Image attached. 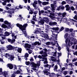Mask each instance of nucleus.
Wrapping results in <instances>:
<instances>
[{
	"mask_svg": "<svg viewBox=\"0 0 77 77\" xmlns=\"http://www.w3.org/2000/svg\"><path fill=\"white\" fill-rule=\"evenodd\" d=\"M73 54L74 55H76V56H77V51H76L75 52L73 53Z\"/></svg>",
	"mask_w": 77,
	"mask_h": 77,
	"instance_id": "nucleus-63",
	"label": "nucleus"
},
{
	"mask_svg": "<svg viewBox=\"0 0 77 77\" xmlns=\"http://www.w3.org/2000/svg\"><path fill=\"white\" fill-rule=\"evenodd\" d=\"M48 70H50V69H46L45 70H44L43 71V72L44 73V74H47V73H48Z\"/></svg>",
	"mask_w": 77,
	"mask_h": 77,
	"instance_id": "nucleus-22",
	"label": "nucleus"
},
{
	"mask_svg": "<svg viewBox=\"0 0 77 77\" xmlns=\"http://www.w3.org/2000/svg\"><path fill=\"white\" fill-rule=\"evenodd\" d=\"M4 34H5V36H8L10 35V34H11V33L8 32H5Z\"/></svg>",
	"mask_w": 77,
	"mask_h": 77,
	"instance_id": "nucleus-18",
	"label": "nucleus"
},
{
	"mask_svg": "<svg viewBox=\"0 0 77 77\" xmlns=\"http://www.w3.org/2000/svg\"><path fill=\"white\" fill-rule=\"evenodd\" d=\"M77 60V58H74L73 60H72V62H75V61H76Z\"/></svg>",
	"mask_w": 77,
	"mask_h": 77,
	"instance_id": "nucleus-55",
	"label": "nucleus"
},
{
	"mask_svg": "<svg viewBox=\"0 0 77 77\" xmlns=\"http://www.w3.org/2000/svg\"><path fill=\"white\" fill-rule=\"evenodd\" d=\"M30 64L31 65H32V66H33L34 68H36V67H37L36 64L35 63H34V62H32L30 63Z\"/></svg>",
	"mask_w": 77,
	"mask_h": 77,
	"instance_id": "nucleus-17",
	"label": "nucleus"
},
{
	"mask_svg": "<svg viewBox=\"0 0 77 77\" xmlns=\"http://www.w3.org/2000/svg\"><path fill=\"white\" fill-rule=\"evenodd\" d=\"M49 17L51 18V20H54L55 18V17H53L51 15H49Z\"/></svg>",
	"mask_w": 77,
	"mask_h": 77,
	"instance_id": "nucleus-31",
	"label": "nucleus"
},
{
	"mask_svg": "<svg viewBox=\"0 0 77 77\" xmlns=\"http://www.w3.org/2000/svg\"><path fill=\"white\" fill-rule=\"evenodd\" d=\"M55 33H56V32H54V33L52 34V35L53 36H53V38H54V36H55V38H56L57 36V34H56Z\"/></svg>",
	"mask_w": 77,
	"mask_h": 77,
	"instance_id": "nucleus-23",
	"label": "nucleus"
},
{
	"mask_svg": "<svg viewBox=\"0 0 77 77\" xmlns=\"http://www.w3.org/2000/svg\"><path fill=\"white\" fill-rule=\"evenodd\" d=\"M55 75V74L54 73H51L50 75V76L51 77H54Z\"/></svg>",
	"mask_w": 77,
	"mask_h": 77,
	"instance_id": "nucleus-32",
	"label": "nucleus"
},
{
	"mask_svg": "<svg viewBox=\"0 0 77 77\" xmlns=\"http://www.w3.org/2000/svg\"><path fill=\"white\" fill-rule=\"evenodd\" d=\"M4 23L5 24H6V25H8V26L9 27H11V28H12L11 27V23H9L8 21L7 20H5L4 21Z\"/></svg>",
	"mask_w": 77,
	"mask_h": 77,
	"instance_id": "nucleus-10",
	"label": "nucleus"
},
{
	"mask_svg": "<svg viewBox=\"0 0 77 77\" xmlns=\"http://www.w3.org/2000/svg\"><path fill=\"white\" fill-rule=\"evenodd\" d=\"M71 9L72 11H74L75 10V8L73 6H72L71 7Z\"/></svg>",
	"mask_w": 77,
	"mask_h": 77,
	"instance_id": "nucleus-44",
	"label": "nucleus"
},
{
	"mask_svg": "<svg viewBox=\"0 0 77 77\" xmlns=\"http://www.w3.org/2000/svg\"><path fill=\"white\" fill-rule=\"evenodd\" d=\"M69 7H69V5H66L65 6L66 8H69Z\"/></svg>",
	"mask_w": 77,
	"mask_h": 77,
	"instance_id": "nucleus-59",
	"label": "nucleus"
},
{
	"mask_svg": "<svg viewBox=\"0 0 77 77\" xmlns=\"http://www.w3.org/2000/svg\"><path fill=\"white\" fill-rule=\"evenodd\" d=\"M44 19H41L38 23L40 25H43L44 24Z\"/></svg>",
	"mask_w": 77,
	"mask_h": 77,
	"instance_id": "nucleus-12",
	"label": "nucleus"
},
{
	"mask_svg": "<svg viewBox=\"0 0 77 77\" xmlns=\"http://www.w3.org/2000/svg\"><path fill=\"white\" fill-rule=\"evenodd\" d=\"M52 53H54V54L53 55V56L56 57V54H57V51H56L54 52H53Z\"/></svg>",
	"mask_w": 77,
	"mask_h": 77,
	"instance_id": "nucleus-27",
	"label": "nucleus"
},
{
	"mask_svg": "<svg viewBox=\"0 0 77 77\" xmlns=\"http://www.w3.org/2000/svg\"><path fill=\"white\" fill-rule=\"evenodd\" d=\"M18 66V69L19 70V71L20 72H22V70L21 69V67L22 66Z\"/></svg>",
	"mask_w": 77,
	"mask_h": 77,
	"instance_id": "nucleus-25",
	"label": "nucleus"
},
{
	"mask_svg": "<svg viewBox=\"0 0 77 77\" xmlns=\"http://www.w3.org/2000/svg\"><path fill=\"white\" fill-rule=\"evenodd\" d=\"M3 62L4 61H3V59L0 58V62Z\"/></svg>",
	"mask_w": 77,
	"mask_h": 77,
	"instance_id": "nucleus-60",
	"label": "nucleus"
},
{
	"mask_svg": "<svg viewBox=\"0 0 77 77\" xmlns=\"http://www.w3.org/2000/svg\"><path fill=\"white\" fill-rule=\"evenodd\" d=\"M15 42V38H13V39L11 40V41L10 43L11 44H13L14 42Z\"/></svg>",
	"mask_w": 77,
	"mask_h": 77,
	"instance_id": "nucleus-29",
	"label": "nucleus"
},
{
	"mask_svg": "<svg viewBox=\"0 0 77 77\" xmlns=\"http://www.w3.org/2000/svg\"><path fill=\"white\" fill-rule=\"evenodd\" d=\"M24 7L25 8H26V9H27L28 11H29L30 9V6L27 5V6H24Z\"/></svg>",
	"mask_w": 77,
	"mask_h": 77,
	"instance_id": "nucleus-24",
	"label": "nucleus"
},
{
	"mask_svg": "<svg viewBox=\"0 0 77 77\" xmlns=\"http://www.w3.org/2000/svg\"><path fill=\"white\" fill-rule=\"evenodd\" d=\"M75 20H77V15H75V16L73 18Z\"/></svg>",
	"mask_w": 77,
	"mask_h": 77,
	"instance_id": "nucleus-50",
	"label": "nucleus"
},
{
	"mask_svg": "<svg viewBox=\"0 0 77 77\" xmlns=\"http://www.w3.org/2000/svg\"><path fill=\"white\" fill-rule=\"evenodd\" d=\"M51 59L52 61H53V62H58V63H59L58 64L60 65V63H59V60H57L56 61V57H54L53 56H51Z\"/></svg>",
	"mask_w": 77,
	"mask_h": 77,
	"instance_id": "nucleus-9",
	"label": "nucleus"
},
{
	"mask_svg": "<svg viewBox=\"0 0 77 77\" xmlns=\"http://www.w3.org/2000/svg\"><path fill=\"white\" fill-rule=\"evenodd\" d=\"M41 44L39 42H35L33 43V45H35V46L36 45H40Z\"/></svg>",
	"mask_w": 77,
	"mask_h": 77,
	"instance_id": "nucleus-16",
	"label": "nucleus"
},
{
	"mask_svg": "<svg viewBox=\"0 0 77 77\" xmlns=\"http://www.w3.org/2000/svg\"><path fill=\"white\" fill-rule=\"evenodd\" d=\"M61 9V6H60L57 9V11H60Z\"/></svg>",
	"mask_w": 77,
	"mask_h": 77,
	"instance_id": "nucleus-41",
	"label": "nucleus"
},
{
	"mask_svg": "<svg viewBox=\"0 0 77 77\" xmlns=\"http://www.w3.org/2000/svg\"><path fill=\"white\" fill-rule=\"evenodd\" d=\"M6 47L8 50H12L14 49V47H13L11 45H7Z\"/></svg>",
	"mask_w": 77,
	"mask_h": 77,
	"instance_id": "nucleus-8",
	"label": "nucleus"
},
{
	"mask_svg": "<svg viewBox=\"0 0 77 77\" xmlns=\"http://www.w3.org/2000/svg\"><path fill=\"white\" fill-rule=\"evenodd\" d=\"M14 11L15 9L14 8L11 9H10L9 11H5V12H7L8 13V14H12V13H14Z\"/></svg>",
	"mask_w": 77,
	"mask_h": 77,
	"instance_id": "nucleus-7",
	"label": "nucleus"
},
{
	"mask_svg": "<svg viewBox=\"0 0 77 77\" xmlns=\"http://www.w3.org/2000/svg\"><path fill=\"white\" fill-rule=\"evenodd\" d=\"M63 74L64 75H66L67 74H68V72H67V71H65L63 72Z\"/></svg>",
	"mask_w": 77,
	"mask_h": 77,
	"instance_id": "nucleus-51",
	"label": "nucleus"
},
{
	"mask_svg": "<svg viewBox=\"0 0 77 77\" xmlns=\"http://www.w3.org/2000/svg\"><path fill=\"white\" fill-rule=\"evenodd\" d=\"M57 23L56 22H53L51 21L49 22V24L50 26H54V25H56Z\"/></svg>",
	"mask_w": 77,
	"mask_h": 77,
	"instance_id": "nucleus-15",
	"label": "nucleus"
},
{
	"mask_svg": "<svg viewBox=\"0 0 77 77\" xmlns=\"http://www.w3.org/2000/svg\"><path fill=\"white\" fill-rule=\"evenodd\" d=\"M34 33L35 34H39V33H40V31L36 29L34 31Z\"/></svg>",
	"mask_w": 77,
	"mask_h": 77,
	"instance_id": "nucleus-21",
	"label": "nucleus"
},
{
	"mask_svg": "<svg viewBox=\"0 0 77 77\" xmlns=\"http://www.w3.org/2000/svg\"><path fill=\"white\" fill-rule=\"evenodd\" d=\"M69 39V38H67L65 41V42L66 44H67V43H68V40Z\"/></svg>",
	"mask_w": 77,
	"mask_h": 77,
	"instance_id": "nucleus-47",
	"label": "nucleus"
},
{
	"mask_svg": "<svg viewBox=\"0 0 77 77\" xmlns=\"http://www.w3.org/2000/svg\"><path fill=\"white\" fill-rule=\"evenodd\" d=\"M58 68V67H57V65H55V67H54V71H55V70H56H56H57V68Z\"/></svg>",
	"mask_w": 77,
	"mask_h": 77,
	"instance_id": "nucleus-39",
	"label": "nucleus"
},
{
	"mask_svg": "<svg viewBox=\"0 0 77 77\" xmlns=\"http://www.w3.org/2000/svg\"><path fill=\"white\" fill-rule=\"evenodd\" d=\"M5 57L7 58L8 57H10V59L11 61L14 60V59L15 58V57H14V55H11L8 53L5 54Z\"/></svg>",
	"mask_w": 77,
	"mask_h": 77,
	"instance_id": "nucleus-3",
	"label": "nucleus"
},
{
	"mask_svg": "<svg viewBox=\"0 0 77 77\" xmlns=\"http://www.w3.org/2000/svg\"><path fill=\"white\" fill-rule=\"evenodd\" d=\"M40 54H42V57H45L46 56H47V53L45 52H44L43 51H40Z\"/></svg>",
	"mask_w": 77,
	"mask_h": 77,
	"instance_id": "nucleus-6",
	"label": "nucleus"
},
{
	"mask_svg": "<svg viewBox=\"0 0 77 77\" xmlns=\"http://www.w3.org/2000/svg\"><path fill=\"white\" fill-rule=\"evenodd\" d=\"M42 59H43V60H47V58L45 57H43Z\"/></svg>",
	"mask_w": 77,
	"mask_h": 77,
	"instance_id": "nucleus-52",
	"label": "nucleus"
},
{
	"mask_svg": "<svg viewBox=\"0 0 77 77\" xmlns=\"http://www.w3.org/2000/svg\"><path fill=\"white\" fill-rule=\"evenodd\" d=\"M46 45H51V43L49 42H47L46 44Z\"/></svg>",
	"mask_w": 77,
	"mask_h": 77,
	"instance_id": "nucleus-33",
	"label": "nucleus"
},
{
	"mask_svg": "<svg viewBox=\"0 0 77 77\" xmlns=\"http://www.w3.org/2000/svg\"><path fill=\"white\" fill-rule=\"evenodd\" d=\"M3 75L5 77H9L8 72L5 71L4 72H2V68H0V75Z\"/></svg>",
	"mask_w": 77,
	"mask_h": 77,
	"instance_id": "nucleus-2",
	"label": "nucleus"
},
{
	"mask_svg": "<svg viewBox=\"0 0 77 77\" xmlns=\"http://www.w3.org/2000/svg\"><path fill=\"white\" fill-rule=\"evenodd\" d=\"M38 14V11H35L34 12V15H36V14Z\"/></svg>",
	"mask_w": 77,
	"mask_h": 77,
	"instance_id": "nucleus-56",
	"label": "nucleus"
},
{
	"mask_svg": "<svg viewBox=\"0 0 77 77\" xmlns=\"http://www.w3.org/2000/svg\"><path fill=\"white\" fill-rule=\"evenodd\" d=\"M23 33V34H24V35H25V36H26V37L27 36V32L26 31H25V32H24Z\"/></svg>",
	"mask_w": 77,
	"mask_h": 77,
	"instance_id": "nucleus-54",
	"label": "nucleus"
},
{
	"mask_svg": "<svg viewBox=\"0 0 77 77\" xmlns=\"http://www.w3.org/2000/svg\"><path fill=\"white\" fill-rule=\"evenodd\" d=\"M33 13H34V11H29V14H33Z\"/></svg>",
	"mask_w": 77,
	"mask_h": 77,
	"instance_id": "nucleus-58",
	"label": "nucleus"
},
{
	"mask_svg": "<svg viewBox=\"0 0 77 77\" xmlns=\"http://www.w3.org/2000/svg\"><path fill=\"white\" fill-rule=\"evenodd\" d=\"M25 64L26 65H30V61H26Z\"/></svg>",
	"mask_w": 77,
	"mask_h": 77,
	"instance_id": "nucleus-35",
	"label": "nucleus"
},
{
	"mask_svg": "<svg viewBox=\"0 0 77 77\" xmlns=\"http://www.w3.org/2000/svg\"><path fill=\"white\" fill-rule=\"evenodd\" d=\"M66 13L65 12L62 13V16L63 18L66 17Z\"/></svg>",
	"mask_w": 77,
	"mask_h": 77,
	"instance_id": "nucleus-26",
	"label": "nucleus"
},
{
	"mask_svg": "<svg viewBox=\"0 0 77 77\" xmlns=\"http://www.w3.org/2000/svg\"><path fill=\"white\" fill-rule=\"evenodd\" d=\"M29 57V54L27 53H26V54L25 55V58H27Z\"/></svg>",
	"mask_w": 77,
	"mask_h": 77,
	"instance_id": "nucleus-36",
	"label": "nucleus"
},
{
	"mask_svg": "<svg viewBox=\"0 0 77 77\" xmlns=\"http://www.w3.org/2000/svg\"><path fill=\"white\" fill-rule=\"evenodd\" d=\"M32 6L34 7V8H36V5H35L34 4H32Z\"/></svg>",
	"mask_w": 77,
	"mask_h": 77,
	"instance_id": "nucleus-61",
	"label": "nucleus"
},
{
	"mask_svg": "<svg viewBox=\"0 0 77 77\" xmlns=\"http://www.w3.org/2000/svg\"><path fill=\"white\" fill-rule=\"evenodd\" d=\"M65 31L66 32H69V29L68 28H66L65 29Z\"/></svg>",
	"mask_w": 77,
	"mask_h": 77,
	"instance_id": "nucleus-42",
	"label": "nucleus"
},
{
	"mask_svg": "<svg viewBox=\"0 0 77 77\" xmlns=\"http://www.w3.org/2000/svg\"><path fill=\"white\" fill-rule=\"evenodd\" d=\"M7 66L10 69H13V68H14V66H13V65L11 63L8 64H7Z\"/></svg>",
	"mask_w": 77,
	"mask_h": 77,
	"instance_id": "nucleus-13",
	"label": "nucleus"
},
{
	"mask_svg": "<svg viewBox=\"0 0 77 77\" xmlns=\"http://www.w3.org/2000/svg\"><path fill=\"white\" fill-rule=\"evenodd\" d=\"M57 15H58L59 16H62V13H57Z\"/></svg>",
	"mask_w": 77,
	"mask_h": 77,
	"instance_id": "nucleus-46",
	"label": "nucleus"
},
{
	"mask_svg": "<svg viewBox=\"0 0 77 77\" xmlns=\"http://www.w3.org/2000/svg\"><path fill=\"white\" fill-rule=\"evenodd\" d=\"M4 20L3 18L0 19V22H3V20Z\"/></svg>",
	"mask_w": 77,
	"mask_h": 77,
	"instance_id": "nucleus-64",
	"label": "nucleus"
},
{
	"mask_svg": "<svg viewBox=\"0 0 77 77\" xmlns=\"http://www.w3.org/2000/svg\"><path fill=\"white\" fill-rule=\"evenodd\" d=\"M20 70H17L16 72H14L15 74H20Z\"/></svg>",
	"mask_w": 77,
	"mask_h": 77,
	"instance_id": "nucleus-30",
	"label": "nucleus"
},
{
	"mask_svg": "<svg viewBox=\"0 0 77 77\" xmlns=\"http://www.w3.org/2000/svg\"><path fill=\"white\" fill-rule=\"evenodd\" d=\"M68 36V33H66L64 35V38H66Z\"/></svg>",
	"mask_w": 77,
	"mask_h": 77,
	"instance_id": "nucleus-34",
	"label": "nucleus"
},
{
	"mask_svg": "<svg viewBox=\"0 0 77 77\" xmlns=\"http://www.w3.org/2000/svg\"><path fill=\"white\" fill-rule=\"evenodd\" d=\"M43 13H44V11L42 10L41 11L40 10H39V15L40 16L41 15V14H43Z\"/></svg>",
	"mask_w": 77,
	"mask_h": 77,
	"instance_id": "nucleus-19",
	"label": "nucleus"
},
{
	"mask_svg": "<svg viewBox=\"0 0 77 77\" xmlns=\"http://www.w3.org/2000/svg\"><path fill=\"white\" fill-rule=\"evenodd\" d=\"M61 4L62 5H65V4H66V2L65 1H63L62 2Z\"/></svg>",
	"mask_w": 77,
	"mask_h": 77,
	"instance_id": "nucleus-43",
	"label": "nucleus"
},
{
	"mask_svg": "<svg viewBox=\"0 0 77 77\" xmlns=\"http://www.w3.org/2000/svg\"><path fill=\"white\" fill-rule=\"evenodd\" d=\"M51 30H55V31H52L51 30V32H52V34L53 33H57V32H58V31L59 30V27H53L51 28Z\"/></svg>",
	"mask_w": 77,
	"mask_h": 77,
	"instance_id": "nucleus-5",
	"label": "nucleus"
},
{
	"mask_svg": "<svg viewBox=\"0 0 77 77\" xmlns=\"http://www.w3.org/2000/svg\"><path fill=\"white\" fill-rule=\"evenodd\" d=\"M43 19H44V22H45V23H49V21H50V20L48 17H44Z\"/></svg>",
	"mask_w": 77,
	"mask_h": 77,
	"instance_id": "nucleus-14",
	"label": "nucleus"
},
{
	"mask_svg": "<svg viewBox=\"0 0 77 77\" xmlns=\"http://www.w3.org/2000/svg\"><path fill=\"white\" fill-rule=\"evenodd\" d=\"M22 51V49L21 48H18V50H17V51L18 53H21V51Z\"/></svg>",
	"mask_w": 77,
	"mask_h": 77,
	"instance_id": "nucleus-28",
	"label": "nucleus"
},
{
	"mask_svg": "<svg viewBox=\"0 0 77 77\" xmlns=\"http://www.w3.org/2000/svg\"><path fill=\"white\" fill-rule=\"evenodd\" d=\"M42 56L40 55H38V58H39V59H42Z\"/></svg>",
	"mask_w": 77,
	"mask_h": 77,
	"instance_id": "nucleus-62",
	"label": "nucleus"
},
{
	"mask_svg": "<svg viewBox=\"0 0 77 77\" xmlns=\"http://www.w3.org/2000/svg\"><path fill=\"white\" fill-rule=\"evenodd\" d=\"M36 16H34V15H33V17L32 18V20H33L34 21H36Z\"/></svg>",
	"mask_w": 77,
	"mask_h": 77,
	"instance_id": "nucleus-40",
	"label": "nucleus"
},
{
	"mask_svg": "<svg viewBox=\"0 0 77 77\" xmlns=\"http://www.w3.org/2000/svg\"><path fill=\"white\" fill-rule=\"evenodd\" d=\"M0 42L2 44H5V42H4V41L3 40V39H1Z\"/></svg>",
	"mask_w": 77,
	"mask_h": 77,
	"instance_id": "nucleus-38",
	"label": "nucleus"
},
{
	"mask_svg": "<svg viewBox=\"0 0 77 77\" xmlns=\"http://www.w3.org/2000/svg\"><path fill=\"white\" fill-rule=\"evenodd\" d=\"M44 66L45 68H47L48 67V64H47L45 65H44Z\"/></svg>",
	"mask_w": 77,
	"mask_h": 77,
	"instance_id": "nucleus-53",
	"label": "nucleus"
},
{
	"mask_svg": "<svg viewBox=\"0 0 77 77\" xmlns=\"http://www.w3.org/2000/svg\"><path fill=\"white\" fill-rule=\"evenodd\" d=\"M2 27L3 28H7V29H8V27L7 25H5V24H3L2 26Z\"/></svg>",
	"mask_w": 77,
	"mask_h": 77,
	"instance_id": "nucleus-20",
	"label": "nucleus"
},
{
	"mask_svg": "<svg viewBox=\"0 0 77 77\" xmlns=\"http://www.w3.org/2000/svg\"><path fill=\"white\" fill-rule=\"evenodd\" d=\"M64 29V28L63 27V26H62L60 29V32L61 31H62Z\"/></svg>",
	"mask_w": 77,
	"mask_h": 77,
	"instance_id": "nucleus-49",
	"label": "nucleus"
},
{
	"mask_svg": "<svg viewBox=\"0 0 77 77\" xmlns=\"http://www.w3.org/2000/svg\"><path fill=\"white\" fill-rule=\"evenodd\" d=\"M32 47V45L28 44V43H25L24 45V47L25 48H30Z\"/></svg>",
	"mask_w": 77,
	"mask_h": 77,
	"instance_id": "nucleus-11",
	"label": "nucleus"
},
{
	"mask_svg": "<svg viewBox=\"0 0 77 77\" xmlns=\"http://www.w3.org/2000/svg\"><path fill=\"white\" fill-rule=\"evenodd\" d=\"M69 39H70L71 41H74V38L73 37H70L69 38Z\"/></svg>",
	"mask_w": 77,
	"mask_h": 77,
	"instance_id": "nucleus-37",
	"label": "nucleus"
},
{
	"mask_svg": "<svg viewBox=\"0 0 77 77\" xmlns=\"http://www.w3.org/2000/svg\"><path fill=\"white\" fill-rule=\"evenodd\" d=\"M73 29H70L69 31H70V32H71L72 33V32L73 31Z\"/></svg>",
	"mask_w": 77,
	"mask_h": 77,
	"instance_id": "nucleus-57",
	"label": "nucleus"
},
{
	"mask_svg": "<svg viewBox=\"0 0 77 77\" xmlns=\"http://www.w3.org/2000/svg\"><path fill=\"white\" fill-rule=\"evenodd\" d=\"M28 24L27 23H26L23 25V26L21 24H20L19 23H17L16 24L17 27H19L21 30L22 31H24V30H26V27L27 26Z\"/></svg>",
	"mask_w": 77,
	"mask_h": 77,
	"instance_id": "nucleus-1",
	"label": "nucleus"
},
{
	"mask_svg": "<svg viewBox=\"0 0 77 77\" xmlns=\"http://www.w3.org/2000/svg\"><path fill=\"white\" fill-rule=\"evenodd\" d=\"M42 35L44 36V38L46 39H49V40H51L52 39V37H49L48 35L46 33H42Z\"/></svg>",
	"mask_w": 77,
	"mask_h": 77,
	"instance_id": "nucleus-4",
	"label": "nucleus"
},
{
	"mask_svg": "<svg viewBox=\"0 0 77 77\" xmlns=\"http://www.w3.org/2000/svg\"><path fill=\"white\" fill-rule=\"evenodd\" d=\"M50 15H52V16H54V13L53 12H51L50 13Z\"/></svg>",
	"mask_w": 77,
	"mask_h": 77,
	"instance_id": "nucleus-48",
	"label": "nucleus"
},
{
	"mask_svg": "<svg viewBox=\"0 0 77 77\" xmlns=\"http://www.w3.org/2000/svg\"><path fill=\"white\" fill-rule=\"evenodd\" d=\"M10 33L11 34L12 37H14L15 36V34H14V33H12V31H11V33Z\"/></svg>",
	"mask_w": 77,
	"mask_h": 77,
	"instance_id": "nucleus-45",
	"label": "nucleus"
}]
</instances>
